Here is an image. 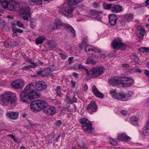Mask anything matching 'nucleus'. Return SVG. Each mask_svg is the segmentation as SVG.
<instances>
[{
  "label": "nucleus",
  "mask_w": 149,
  "mask_h": 149,
  "mask_svg": "<svg viewBox=\"0 0 149 149\" xmlns=\"http://www.w3.org/2000/svg\"><path fill=\"white\" fill-rule=\"evenodd\" d=\"M133 15L131 14H127L125 15L123 20H125L126 22H130V20L133 18Z\"/></svg>",
  "instance_id": "obj_32"
},
{
  "label": "nucleus",
  "mask_w": 149,
  "mask_h": 149,
  "mask_svg": "<svg viewBox=\"0 0 149 149\" xmlns=\"http://www.w3.org/2000/svg\"><path fill=\"white\" fill-rule=\"evenodd\" d=\"M56 25L57 29L60 28L62 26V23L60 20L58 19L56 22Z\"/></svg>",
  "instance_id": "obj_41"
},
{
  "label": "nucleus",
  "mask_w": 149,
  "mask_h": 149,
  "mask_svg": "<svg viewBox=\"0 0 149 149\" xmlns=\"http://www.w3.org/2000/svg\"><path fill=\"white\" fill-rule=\"evenodd\" d=\"M131 121L133 125L136 126L138 125L137 118L135 116H133L131 118Z\"/></svg>",
  "instance_id": "obj_37"
},
{
  "label": "nucleus",
  "mask_w": 149,
  "mask_h": 149,
  "mask_svg": "<svg viewBox=\"0 0 149 149\" xmlns=\"http://www.w3.org/2000/svg\"><path fill=\"white\" fill-rule=\"evenodd\" d=\"M56 68V67L55 65H52L51 67H50L48 68L47 69L48 70V71L50 72H52L54 71Z\"/></svg>",
  "instance_id": "obj_46"
},
{
  "label": "nucleus",
  "mask_w": 149,
  "mask_h": 149,
  "mask_svg": "<svg viewBox=\"0 0 149 149\" xmlns=\"http://www.w3.org/2000/svg\"><path fill=\"white\" fill-rule=\"evenodd\" d=\"M65 28L67 29L68 31H70L72 34V36H75L76 35L75 32L74 28L71 26H67L65 27Z\"/></svg>",
  "instance_id": "obj_30"
},
{
  "label": "nucleus",
  "mask_w": 149,
  "mask_h": 149,
  "mask_svg": "<svg viewBox=\"0 0 149 149\" xmlns=\"http://www.w3.org/2000/svg\"><path fill=\"white\" fill-rule=\"evenodd\" d=\"M73 10L72 8L68 6L63 7L62 10V11L63 15L69 17H71L73 16L72 13Z\"/></svg>",
  "instance_id": "obj_13"
},
{
  "label": "nucleus",
  "mask_w": 149,
  "mask_h": 149,
  "mask_svg": "<svg viewBox=\"0 0 149 149\" xmlns=\"http://www.w3.org/2000/svg\"><path fill=\"white\" fill-rule=\"evenodd\" d=\"M18 45V42L16 41H11L9 42V47L10 48H12L14 47L17 46Z\"/></svg>",
  "instance_id": "obj_34"
},
{
  "label": "nucleus",
  "mask_w": 149,
  "mask_h": 149,
  "mask_svg": "<svg viewBox=\"0 0 149 149\" xmlns=\"http://www.w3.org/2000/svg\"><path fill=\"white\" fill-rule=\"evenodd\" d=\"M103 6L104 8L105 9L109 10L111 9L112 5L111 4H108L104 3H103Z\"/></svg>",
  "instance_id": "obj_38"
},
{
  "label": "nucleus",
  "mask_w": 149,
  "mask_h": 149,
  "mask_svg": "<svg viewBox=\"0 0 149 149\" xmlns=\"http://www.w3.org/2000/svg\"><path fill=\"white\" fill-rule=\"evenodd\" d=\"M73 75L75 78H77L78 76V74L76 72H73Z\"/></svg>",
  "instance_id": "obj_64"
},
{
  "label": "nucleus",
  "mask_w": 149,
  "mask_h": 149,
  "mask_svg": "<svg viewBox=\"0 0 149 149\" xmlns=\"http://www.w3.org/2000/svg\"><path fill=\"white\" fill-rule=\"evenodd\" d=\"M111 10L113 13H119L121 11L122 7L119 5L113 4L112 6Z\"/></svg>",
  "instance_id": "obj_23"
},
{
  "label": "nucleus",
  "mask_w": 149,
  "mask_h": 149,
  "mask_svg": "<svg viewBox=\"0 0 149 149\" xmlns=\"http://www.w3.org/2000/svg\"><path fill=\"white\" fill-rule=\"evenodd\" d=\"M117 139L118 140L125 141L130 140L131 139L130 137L124 134L118 135Z\"/></svg>",
  "instance_id": "obj_25"
},
{
  "label": "nucleus",
  "mask_w": 149,
  "mask_h": 149,
  "mask_svg": "<svg viewBox=\"0 0 149 149\" xmlns=\"http://www.w3.org/2000/svg\"><path fill=\"white\" fill-rule=\"evenodd\" d=\"M109 20L110 24L114 25L116 24L117 18L116 15L114 14H111L109 15Z\"/></svg>",
  "instance_id": "obj_19"
},
{
  "label": "nucleus",
  "mask_w": 149,
  "mask_h": 149,
  "mask_svg": "<svg viewBox=\"0 0 149 149\" xmlns=\"http://www.w3.org/2000/svg\"><path fill=\"white\" fill-rule=\"evenodd\" d=\"M85 50L91 56L98 58L101 51L98 48L90 45H86L85 47Z\"/></svg>",
  "instance_id": "obj_3"
},
{
  "label": "nucleus",
  "mask_w": 149,
  "mask_h": 149,
  "mask_svg": "<svg viewBox=\"0 0 149 149\" xmlns=\"http://www.w3.org/2000/svg\"><path fill=\"white\" fill-rule=\"evenodd\" d=\"M36 72L38 75L40 76L44 72V70L42 69H40L36 71Z\"/></svg>",
  "instance_id": "obj_45"
},
{
  "label": "nucleus",
  "mask_w": 149,
  "mask_h": 149,
  "mask_svg": "<svg viewBox=\"0 0 149 149\" xmlns=\"http://www.w3.org/2000/svg\"><path fill=\"white\" fill-rule=\"evenodd\" d=\"M47 87L46 83L43 81H39L36 82L35 86L36 90L38 91L45 90Z\"/></svg>",
  "instance_id": "obj_10"
},
{
  "label": "nucleus",
  "mask_w": 149,
  "mask_h": 149,
  "mask_svg": "<svg viewBox=\"0 0 149 149\" xmlns=\"http://www.w3.org/2000/svg\"><path fill=\"white\" fill-rule=\"evenodd\" d=\"M55 91L56 95L57 96L61 97L63 96L64 95V94L61 91V87L59 86H58L57 87L55 90Z\"/></svg>",
  "instance_id": "obj_28"
},
{
  "label": "nucleus",
  "mask_w": 149,
  "mask_h": 149,
  "mask_svg": "<svg viewBox=\"0 0 149 149\" xmlns=\"http://www.w3.org/2000/svg\"><path fill=\"white\" fill-rule=\"evenodd\" d=\"M68 5L69 6L75 5L81 2L83 0H68Z\"/></svg>",
  "instance_id": "obj_29"
},
{
  "label": "nucleus",
  "mask_w": 149,
  "mask_h": 149,
  "mask_svg": "<svg viewBox=\"0 0 149 149\" xmlns=\"http://www.w3.org/2000/svg\"><path fill=\"white\" fill-rule=\"evenodd\" d=\"M30 26L31 28H34L36 26V23L34 22H32V21H30Z\"/></svg>",
  "instance_id": "obj_48"
},
{
  "label": "nucleus",
  "mask_w": 149,
  "mask_h": 149,
  "mask_svg": "<svg viewBox=\"0 0 149 149\" xmlns=\"http://www.w3.org/2000/svg\"><path fill=\"white\" fill-rule=\"evenodd\" d=\"M11 26L12 27V31H13V29H16L15 26L16 24L13 22H12L11 23Z\"/></svg>",
  "instance_id": "obj_57"
},
{
  "label": "nucleus",
  "mask_w": 149,
  "mask_h": 149,
  "mask_svg": "<svg viewBox=\"0 0 149 149\" xmlns=\"http://www.w3.org/2000/svg\"><path fill=\"white\" fill-rule=\"evenodd\" d=\"M92 88V92L95 96L99 98H102L104 97L103 94L99 91L95 85L93 86Z\"/></svg>",
  "instance_id": "obj_16"
},
{
  "label": "nucleus",
  "mask_w": 149,
  "mask_h": 149,
  "mask_svg": "<svg viewBox=\"0 0 149 149\" xmlns=\"http://www.w3.org/2000/svg\"><path fill=\"white\" fill-rule=\"evenodd\" d=\"M97 107L95 103L92 101L88 104L87 108V110L90 113L96 112L97 110Z\"/></svg>",
  "instance_id": "obj_12"
},
{
  "label": "nucleus",
  "mask_w": 149,
  "mask_h": 149,
  "mask_svg": "<svg viewBox=\"0 0 149 149\" xmlns=\"http://www.w3.org/2000/svg\"><path fill=\"white\" fill-rule=\"evenodd\" d=\"M144 73L149 78V72L148 70H146L144 71Z\"/></svg>",
  "instance_id": "obj_59"
},
{
  "label": "nucleus",
  "mask_w": 149,
  "mask_h": 149,
  "mask_svg": "<svg viewBox=\"0 0 149 149\" xmlns=\"http://www.w3.org/2000/svg\"><path fill=\"white\" fill-rule=\"evenodd\" d=\"M37 102L39 111L42 109H44L48 105L47 102L43 100H38Z\"/></svg>",
  "instance_id": "obj_18"
},
{
  "label": "nucleus",
  "mask_w": 149,
  "mask_h": 149,
  "mask_svg": "<svg viewBox=\"0 0 149 149\" xmlns=\"http://www.w3.org/2000/svg\"><path fill=\"white\" fill-rule=\"evenodd\" d=\"M0 3L3 8L7 9L8 2L6 0H0Z\"/></svg>",
  "instance_id": "obj_31"
},
{
  "label": "nucleus",
  "mask_w": 149,
  "mask_h": 149,
  "mask_svg": "<svg viewBox=\"0 0 149 149\" xmlns=\"http://www.w3.org/2000/svg\"><path fill=\"white\" fill-rule=\"evenodd\" d=\"M104 72V70L103 68L98 67L91 69L89 74L91 78H94L100 76Z\"/></svg>",
  "instance_id": "obj_7"
},
{
  "label": "nucleus",
  "mask_w": 149,
  "mask_h": 149,
  "mask_svg": "<svg viewBox=\"0 0 149 149\" xmlns=\"http://www.w3.org/2000/svg\"><path fill=\"white\" fill-rule=\"evenodd\" d=\"M78 68L79 69H82L84 70L87 73L89 72L88 70L85 68L83 66L81 65H79L78 66Z\"/></svg>",
  "instance_id": "obj_44"
},
{
  "label": "nucleus",
  "mask_w": 149,
  "mask_h": 149,
  "mask_svg": "<svg viewBox=\"0 0 149 149\" xmlns=\"http://www.w3.org/2000/svg\"><path fill=\"white\" fill-rule=\"evenodd\" d=\"M74 57L72 56L70 57H69L68 59V63L70 64H71L73 62L72 60L74 59Z\"/></svg>",
  "instance_id": "obj_51"
},
{
  "label": "nucleus",
  "mask_w": 149,
  "mask_h": 149,
  "mask_svg": "<svg viewBox=\"0 0 149 149\" xmlns=\"http://www.w3.org/2000/svg\"><path fill=\"white\" fill-rule=\"evenodd\" d=\"M30 16H28L27 15L23 16V19L25 20L29 21V19L28 17H30Z\"/></svg>",
  "instance_id": "obj_56"
},
{
  "label": "nucleus",
  "mask_w": 149,
  "mask_h": 149,
  "mask_svg": "<svg viewBox=\"0 0 149 149\" xmlns=\"http://www.w3.org/2000/svg\"><path fill=\"white\" fill-rule=\"evenodd\" d=\"M139 50L143 53L148 52H149V48L146 47H143L139 49Z\"/></svg>",
  "instance_id": "obj_40"
},
{
  "label": "nucleus",
  "mask_w": 149,
  "mask_h": 149,
  "mask_svg": "<svg viewBox=\"0 0 149 149\" xmlns=\"http://www.w3.org/2000/svg\"><path fill=\"white\" fill-rule=\"evenodd\" d=\"M123 17L122 18L121 21H120V23L122 25H123L125 24L127 22L125 20H123Z\"/></svg>",
  "instance_id": "obj_53"
},
{
  "label": "nucleus",
  "mask_w": 149,
  "mask_h": 149,
  "mask_svg": "<svg viewBox=\"0 0 149 149\" xmlns=\"http://www.w3.org/2000/svg\"><path fill=\"white\" fill-rule=\"evenodd\" d=\"M19 115V113L18 112H10L6 114V115L10 118L15 120L17 119Z\"/></svg>",
  "instance_id": "obj_22"
},
{
  "label": "nucleus",
  "mask_w": 149,
  "mask_h": 149,
  "mask_svg": "<svg viewBox=\"0 0 149 149\" xmlns=\"http://www.w3.org/2000/svg\"><path fill=\"white\" fill-rule=\"evenodd\" d=\"M17 25L20 27L24 28H25L24 24L20 21H18L17 22Z\"/></svg>",
  "instance_id": "obj_43"
},
{
  "label": "nucleus",
  "mask_w": 149,
  "mask_h": 149,
  "mask_svg": "<svg viewBox=\"0 0 149 149\" xmlns=\"http://www.w3.org/2000/svg\"><path fill=\"white\" fill-rule=\"evenodd\" d=\"M78 145L81 149H86L87 148V145L85 144L83 141L79 142L78 143Z\"/></svg>",
  "instance_id": "obj_35"
},
{
  "label": "nucleus",
  "mask_w": 149,
  "mask_h": 149,
  "mask_svg": "<svg viewBox=\"0 0 149 149\" xmlns=\"http://www.w3.org/2000/svg\"><path fill=\"white\" fill-rule=\"evenodd\" d=\"M120 82V80L114 79H111L109 80V83L112 85L116 86H121V84H119Z\"/></svg>",
  "instance_id": "obj_26"
},
{
  "label": "nucleus",
  "mask_w": 149,
  "mask_h": 149,
  "mask_svg": "<svg viewBox=\"0 0 149 149\" xmlns=\"http://www.w3.org/2000/svg\"><path fill=\"white\" fill-rule=\"evenodd\" d=\"M77 102V98L74 97H73L72 99H71L70 102V103L72 104L74 103H75Z\"/></svg>",
  "instance_id": "obj_49"
},
{
  "label": "nucleus",
  "mask_w": 149,
  "mask_h": 149,
  "mask_svg": "<svg viewBox=\"0 0 149 149\" xmlns=\"http://www.w3.org/2000/svg\"><path fill=\"white\" fill-rule=\"evenodd\" d=\"M17 101V98L15 94L12 93H5L0 95V103L3 106H15Z\"/></svg>",
  "instance_id": "obj_1"
},
{
  "label": "nucleus",
  "mask_w": 149,
  "mask_h": 149,
  "mask_svg": "<svg viewBox=\"0 0 149 149\" xmlns=\"http://www.w3.org/2000/svg\"><path fill=\"white\" fill-rule=\"evenodd\" d=\"M29 1L32 4L40 5L42 3V0H29Z\"/></svg>",
  "instance_id": "obj_33"
},
{
  "label": "nucleus",
  "mask_w": 149,
  "mask_h": 149,
  "mask_svg": "<svg viewBox=\"0 0 149 149\" xmlns=\"http://www.w3.org/2000/svg\"><path fill=\"white\" fill-rule=\"evenodd\" d=\"M20 96L21 100L23 102L27 103H30L31 100L35 98L34 95H33L24 91L21 92Z\"/></svg>",
  "instance_id": "obj_6"
},
{
  "label": "nucleus",
  "mask_w": 149,
  "mask_h": 149,
  "mask_svg": "<svg viewBox=\"0 0 149 149\" xmlns=\"http://www.w3.org/2000/svg\"><path fill=\"white\" fill-rule=\"evenodd\" d=\"M119 79L120 81L119 84H121V86L129 87L134 82L133 79L129 77H121Z\"/></svg>",
  "instance_id": "obj_8"
},
{
  "label": "nucleus",
  "mask_w": 149,
  "mask_h": 149,
  "mask_svg": "<svg viewBox=\"0 0 149 149\" xmlns=\"http://www.w3.org/2000/svg\"><path fill=\"white\" fill-rule=\"evenodd\" d=\"M112 47L114 49L124 50L127 48V45L125 43L122 42V40L120 38H117L112 42Z\"/></svg>",
  "instance_id": "obj_5"
},
{
  "label": "nucleus",
  "mask_w": 149,
  "mask_h": 149,
  "mask_svg": "<svg viewBox=\"0 0 149 149\" xmlns=\"http://www.w3.org/2000/svg\"><path fill=\"white\" fill-rule=\"evenodd\" d=\"M20 13L22 15L30 16V9L29 7H26L23 8L20 10Z\"/></svg>",
  "instance_id": "obj_20"
},
{
  "label": "nucleus",
  "mask_w": 149,
  "mask_h": 149,
  "mask_svg": "<svg viewBox=\"0 0 149 149\" xmlns=\"http://www.w3.org/2000/svg\"><path fill=\"white\" fill-rule=\"evenodd\" d=\"M93 6L95 8H97L100 6L99 4L95 2L93 3Z\"/></svg>",
  "instance_id": "obj_54"
},
{
  "label": "nucleus",
  "mask_w": 149,
  "mask_h": 149,
  "mask_svg": "<svg viewBox=\"0 0 149 149\" xmlns=\"http://www.w3.org/2000/svg\"><path fill=\"white\" fill-rule=\"evenodd\" d=\"M47 44L50 47H55L56 46V43L53 40H48L47 41Z\"/></svg>",
  "instance_id": "obj_36"
},
{
  "label": "nucleus",
  "mask_w": 149,
  "mask_h": 149,
  "mask_svg": "<svg viewBox=\"0 0 149 149\" xmlns=\"http://www.w3.org/2000/svg\"><path fill=\"white\" fill-rule=\"evenodd\" d=\"M111 144L114 146H115L118 144V143L117 141L112 139L111 140Z\"/></svg>",
  "instance_id": "obj_50"
},
{
  "label": "nucleus",
  "mask_w": 149,
  "mask_h": 149,
  "mask_svg": "<svg viewBox=\"0 0 149 149\" xmlns=\"http://www.w3.org/2000/svg\"><path fill=\"white\" fill-rule=\"evenodd\" d=\"M61 124V120H58L56 123V125L57 126H60Z\"/></svg>",
  "instance_id": "obj_60"
},
{
  "label": "nucleus",
  "mask_w": 149,
  "mask_h": 149,
  "mask_svg": "<svg viewBox=\"0 0 149 149\" xmlns=\"http://www.w3.org/2000/svg\"><path fill=\"white\" fill-rule=\"evenodd\" d=\"M13 32H14V33H15L17 32L22 33L23 32V31L18 29H14L13 28Z\"/></svg>",
  "instance_id": "obj_42"
},
{
  "label": "nucleus",
  "mask_w": 149,
  "mask_h": 149,
  "mask_svg": "<svg viewBox=\"0 0 149 149\" xmlns=\"http://www.w3.org/2000/svg\"><path fill=\"white\" fill-rule=\"evenodd\" d=\"M90 13L92 18L97 19L101 13V12L95 10H91L90 11Z\"/></svg>",
  "instance_id": "obj_24"
},
{
  "label": "nucleus",
  "mask_w": 149,
  "mask_h": 149,
  "mask_svg": "<svg viewBox=\"0 0 149 149\" xmlns=\"http://www.w3.org/2000/svg\"><path fill=\"white\" fill-rule=\"evenodd\" d=\"M34 87V85L32 83L28 84L25 88L24 91H27V92L34 95V91L32 89Z\"/></svg>",
  "instance_id": "obj_15"
},
{
  "label": "nucleus",
  "mask_w": 149,
  "mask_h": 149,
  "mask_svg": "<svg viewBox=\"0 0 149 149\" xmlns=\"http://www.w3.org/2000/svg\"><path fill=\"white\" fill-rule=\"evenodd\" d=\"M65 99V100L67 102H69L70 103V102L71 100V99L70 97L68 95H66Z\"/></svg>",
  "instance_id": "obj_52"
},
{
  "label": "nucleus",
  "mask_w": 149,
  "mask_h": 149,
  "mask_svg": "<svg viewBox=\"0 0 149 149\" xmlns=\"http://www.w3.org/2000/svg\"><path fill=\"white\" fill-rule=\"evenodd\" d=\"M127 111L125 110H122L120 111V113L121 114L123 115H125L127 114Z\"/></svg>",
  "instance_id": "obj_62"
},
{
  "label": "nucleus",
  "mask_w": 149,
  "mask_h": 149,
  "mask_svg": "<svg viewBox=\"0 0 149 149\" xmlns=\"http://www.w3.org/2000/svg\"><path fill=\"white\" fill-rule=\"evenodd\" d=\"M122 66L123 68H127L129 67L130 65L128 64H122Z\"/></svg>",
  "instance_id": "obj_61"
},
{
  "label": "nucleus",
  "mask_w": 149,
  "mask_h": 149,
  "mask_svg": "<svg viewBox=\"0 0 149 149\" xmlns=\"http://www.w3.org/2000/svg\"><path fill=\"white\" fill-rule=\"evenodd\" d=\"M30 108L34 111H39L37 100L33 101L31 103Z\"/></svg>",
  "instance_id": "obj_21"
},
{
  "label": "nucleus",
  "mask_w": 149,
  "mask_h": 149,
  "mask_svg": "<svg viewBox=\"0 0 149 149\" xmlns=\"http://www.w3.org/2000/svg\"><path fill=\"white\" fill-rule=\"evenodd\" d=\"M149 129H146V126L145 127V128H143V134L144 135L146 136H148L149 134V133L148 132V131L147 130H149Z\"/></svg>",
  "instance_id": "obj_47"
},
{
  "label": "nucleus",
  "mask_w": 149,
  "mask_h": 149,
  "mask_svg": "<svg viewBox=\"0 0 149 149\" xmlns=\"http://www.w3.org/2000/svg\"><path fill=\"white\" fill-rule=\"evenodd\" d=\"M11 87L15 89L22 88L24 85V81L21 79H19L14 81L10 84Z\"/></svg>",
  "instance_id": "obj_9"
},
{
  "label": "nucleus",
  "mask_w": 149,
  "mask_h": 149,
  "mask_svg": "<svg viewBox=\"0 0 149 149\" xmlns=\"http://www.w3.org/2000/svg\"><path fill=\"white\" fill-rule=\"evenodd\" d=\"M3 45L6 48H10L9 43H8L7 42H5L4 43Z\"/></svg>",
  "instance_id": "obj_58"
},
{
  "label": "nucleus",
  "mask_w": 149,
  "mask_h": 149,
  "mask_svg": "<svg viewBox=\"0 0 149 149\" xmlns=\"http://www.w3.org/2000/svg\"><path fill=\"white\" fill-rule=\"evenodd\" d=\"M80 123L82 124V126L86 132L90 133L91 132L93 129L92 128V124L89 120L86 118H82L79 120Z\"/></svg>",
  "instance_id": "obj_4"
},
{
  "label": "nucleus",
  "mask_w": 149,
  "mask_h": 149,
  "mask_svg": "<svg viewBox=\"0 0 149 149\" xmlns=\"http://www.w3.org/2000/svg\"><path fill=\"white\" fill-rule=\"evenodd\" d=\"M30 69L29 65H27V66H24L22 68L23 70H26Z\"/></svg>",
  "instance_id": "obj_55"
},
{
  "label": "nucleus",
  "mask_w": 149,
  "mask_h": 149,
  "mask_svg": "<svg viewBox=\"0 0 149 149\" xmlns=\"http://www.w3.org/2000/svg\"><path fill=\"white\" fill-rule=\"evenodd\" d=\"M109 93L115 99L123 101L126 100L128 99V97L131 96V95L129 93H127L126 95H125L123 92L117 93H116L115 90L114 89L110 90Z\"/></svg>",
  "instance_id": "obj_2"
},
{
  "label": "nucleus",
  "mask_w": 149,
  "mask_h": 149,
  "mask_svg": "<svg viewBox=\"0 0 149 149\" xmlns=\"http://www.w3.org/2000/svg\"><path fill=\"white\" fill-rule=\"evenodd\" d=\"M137 29V30L136 31L137 35L141 40L143 39V36L146 33V31L143 27L141 26H138Z\"/></svg>",
  "instance_id": "obj_14"
},
{
  "label": "nucleus",
  "mask_w": 149,
  "mask_h": 149,
  "mask_svg": "<svg viewBox=\"0 0 149 149\" xmlns=\"http://www.w3.org/2000/svg\"><path fill=\"white\" fill-rule=\"evenodd\" d=\"M59 55L63 60H65L68 57V54L65 53L60 52L59 53Z\"/></svg>",
  "instance_id": "obj_39"
},
{
  "label": "nucleus",
  "mask_w": 149,
  "mask_h": 149,
  "mask_svg": "<svg viewBox=\"0 0 149 149\" xmlns=\"http://www.w3.org/2000/svg\"><path fill=\"white\" fill-rule=\"evenodd\" d=\"M45 38L43 36H40L38 38H36V44L38 45L42 44L44 41Z\"/></svg>",
  "instance_id": "obj_27"
},
{
  "label": "nucleus",
  "mask_w": 149,
  "mask_h": 149,
  "mask_svg": "<svg viewBox=\"0 0 149 149\" xmlns=\"http://www.w3.org/2000/svg\"><path fill=\"white\" fill-rule=\"evenodd\" d=\"M88 87L87 84L85 85L83 87V90L84 91H86L87 90Z\"/></svg>",
  "instance_id": "obj_63"
},
{
  "label": "nucleus",
  "mask_w": 149,
  "mask_h": 149,
  "mask_svg": "<svg viewBox=\"0 0 149 149\" xmlns=\"http://www.w3.org/2000/svg\"><path fill=\"white\" fill-rule=\"evenodd\" d=\"M43 111L45 114L48 116L53 115L56 113V109L53 106L47 105Z\"/></svg>",
  "instance_id": "obj_11"
},
{
  "label": "nucleus",
  "mask_w": 149,
  "mask_h": 149,
  "mask_svg": "<svg viewBox=\"0 0 149 149\" xmlns=\"http://www.w3.org/2000/svg\"><path fill=\"white\" fill-rule=\"evenodd\" d=\"M16 5L17 3L15 1H9L8 2L7 9L10 11H13L15 10L16 9Z\"/></svg>",
  "instance_id": "obj_17"
}]
</instances>
